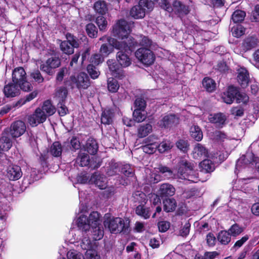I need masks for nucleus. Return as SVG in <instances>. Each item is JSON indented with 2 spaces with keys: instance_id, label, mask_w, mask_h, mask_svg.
<instances>
[{
  "instance_id": "f257e3e1",
  "label": "nucleus",
  "mask_w": 259,
  "mask_h": 259,
  "mask_svg": "<svg viewBox=\"0 0 259 259\" xmlns=\"http://www.w3.org/2000/svg\"><path fill=\"white\" fill-rule=\"evenodd\" d=\"M100 217V214L97 211H93L89 215L83 213L76 218L75 223L77 227L84 231V233H88L91 231L93 239L99 240L104 235Z\"/></svg>"
},
{
  "instance_id": "f03ea898",
  "label": "nucleus",
  "mask_w": 259,
  "mask_h": 259,
  "mask_svg": "<svg viewBox=\"0 0 259 259\" xmlns=\"http://www.w3.org/2000/svg\"><path fill=\"white\" fill-rule=\"evenodd\" d=\"M131 23H128L124 20L121 19L117 22L113 27L112 33L114 36L118 37L121 40L125 39L127 42L133 41L136 45L133 47L135 48L138 45L150 47L152 44V41L147 37L143 35L137 36L136 40L130 36L132 31Z\"/></svg>"
},
{
  "instance_id": "7ed1b4c3",
  "label": "nucleus",
  "mask_w": 259,
  "mask_h": 259,
  "mask_svg": "<svg viewBox=\"0 0 259 259\" xmlns=\"http://www.w3.org/2000/svg\"><path fill=\"white\" fill-rule=\"evenodd\" d=\"M107 40L108 42L113 47L119 51L116 54V60L120 65L122 67L129 66L132 62L128 54L132 52L136 43L133 41L127 42L125 39L119 41L112 37H108Z\"/></svg>"
},
{
  "instance_id": "20e7f679",
  "label": "nucleus",
  "mask_w": 259,
  "mask_h": 259,
  "mask_svg": "<svg viewBox=\"0 0 259 259\" xmlns=\"http://www.w3.org/2000/svg\"><path fill=\"white\" fill-rule=\"evenodd\" d=\"M104 225L107 227L111 233L117 234L119 233H127L129 232V222L121 218H109L108 214L105 215Z\"/></svg>"
},
{
  "instance_id": "39448f33",
  "label": "nucleus",
  "mask_w": 259,
  "mask_h": 259,
  "mask_svg": "<svg viewBox=\"0 0 259 259\" xmlns=\"http://www.w3.org/2000/svg\"><path fill=\"white\" fill-rule=\"evenodd\" d=\"M193 167V164L188 163L185 160H182L180 162V167L178 169V177L181 179L187 180L193 183H197L198 181L205 182L206 180H202L196 176ZM201 174L202 172L198 174V176Z\"/></svg>"
},
{
  "instance_id": "423d86ee",
  "label": "nucleus",
  "mask_w": 259,
  "mask_h": 259,
  "mask_svg": "<svg viewBox=\"0 0 259 259\" xmlns=\"http://www.w3.org/2000/svg\"><path fill=\"white\" fill-rule=\"evenodd\" d=\"M159 5L163 9L168 12H174L180 16L186 15L188 13V7L183 5L179 0L172 1V5H171V0H155Z\"/></svg>"
},
{
  "instance_id": "0eeeda50",
  "label": "nucleus",
  "mask_w": 259,
  "mask_h": 259,
  "mask_svg": "<svg viewBox=\"0 0 259 259\" xmlns=\"http://www.w3.org/2000/svg\"><path fill=\"white\" fill-rule=\"evenodd\" d=\"M154 7V3L148 0H140L139 4L132 8L130 12L131 16L135 19L143 18L145 15V8L151 11Z\"/></svg>"
},
{
  "instance_id": "6e6552de",
  "label": "nucleus",
  "mask_w": 259,
  "mask_h": 259,
  "mask_svg": "<svg viewBox=\"0 0 259 259\" xmlns=\"http://www.w3.org/2000/svg\"><path fill=\"white\" fill-rule=\"evenodd\" d=\"M159 172L163 174L168 179L173 177L172 171L169 167L162 165H159L157 167L154 168L151 172L148 180L150 183H157L161 180V177L158 174Z\"/></svg>"
},
{
  "instance_id": "1a4fd4ad",
  "label": "nucleus",
  "mask_w": 259,
  "mask_h": 259,
  "mask_svg": "<svg viewBox=\"0 0 259 259\" xmlns=\"http://www.w3.org/2000/svg\"><path fill=\"white\" fill-rule=\"evenodd\" d=\"M69 81V84L72 88L76 87L78 89H86L90 85L89 78L84 73H80L76 76H71Z\"/></svg>"
},
{
  "instance_id": "9d476101",
  "label": "nucleus",
  "mask_w": 259,
  "mask_h": 259,
  "mask_svg": "<svg viewBox=\"0 0 259 259\" xmlns=\"http://www.w3.org/2000/svg\"><path fill=\"white\" fill-rule=\"evenodd\" d=\"M136 58L142 63L146 65H151L155 60L153 52L149 49L142 48L135 53Z\"/></svg>"
},
{
  "instance_id": "9b49d317",
  "label": "nucleus",
  "mask_w": 259,
  "mask_h": 259,
  "mask_svg": "<svg viewBox=\"0 0 259 259\" xmlns=\"http://www.w3.org/2000/svg\"><path fill=\"white\" fill-rule=\"evenodd\" d=\"M47 118L46 115L42 110L40 108H37L32 114L28 116L27 122L31 126L35 127L39 124L44 123Z\"/></svg>"
},
{
  "instance_id": "f8f14e48",
  "label": "nucleus",
  "mask_w": 259,
  "mask_h": 259,
  "mask_svg": "<svg viewBox=\"0 0 259 259\" xmlns=\"http://www.w3.org/2000/svg\"><path fill=\"white\" fill-rule=\"evenodd\" d=\"M66 36L67 40L61 43L60 49L65 54H71L74 52V48L78 47L79 44L71 34L67 33Z\"/></svg>"
},
{
  "instance_id": "ddd939ff",
  "label": "nucleus",
  "mask_w": 259,
  "mask_h": 259,
  "mask_svg": "<svg viewBox=\"0 0 259 259\" xmlns=\"http://www.w3.org/2000/svg\"><path fill=\"white\" fill-rule=\"evenodd\" d=\"M60 60L58 58L52 57L49 58L40 66V69L48 74L52 75L54 73L53 69L60 65Z\"/></svg>"
},
{
  "instance_id": "4468645a",
  "label": "nucleus",
  "mask_w": 259,
  "mask_h": 259,
  "mask_svg": "<svg viewBox=\"0 0 259 259\" xmlns=\"http://www.w3.org/2000/svg\"><path fill=\"white\" fill-rule=\"evenodd\" d=\"M89 183L95 184L100 189H104L107 186V178L103 175L95 172L91 177Z\"/></svg>"
},
{
  "instance_id": "2eb2a0df",
  "label": "nucleus",
  "mask_w": 259,
  "mask_h": 259,
  "mask_svg": "<svg viewBox=\"0 0 259 259\" xmlns=\"http://www.w3.org/2000/svg\"><path fill=\"white\" fill-rule=\"evenodd\" d=\"M179 119L175 115L168 114L164 115L159 121V126L165 128H170L179 123Z\"/></svg>"
},
{
  "instance_id": "dca6fc26",
  "label": "nucleus",
  "mask_w": 259,
  "mask_h": 259,
  "mask_svg": "<svg viewBox=\"0 0 259 259\" xmlns=\"http://www.w3.org/2000/svg\"><path fill=\"white\" fill-rule=\"evenodd\" d=\"M157 138L153 136L148 137L145 140V143L146 144L142 147L143 151L149 154L154 153L157 149Z\"/></svg>"
},
{
  "instance_id": "f3484780",
  "label": "nucleus",
  "mask_w": 259,
  "mask_h": 259,
  "mask_svg": "<svg viewBox=\"0 0 259 259\" xmlns=\"http://www.w3.org/2000/svg\"><path fill=\"white\" fill-rule=\"evenodd\" d=\"M26 131V125L22 121L14 122L11 127L10 134L14 138H18L22 136Z\"/></svg>"
},
{
  "instance_id": "a211bd4d",
  "label": "nucleus",
  "mask_w": 259,
  "mask_h": 259,
  "mask_svg": "<svg viewBox=\"0 0 259 259\" xmlns=\"http://www.w3.org/2000/svg\"><path fill=\"white\" fill-rule=\"evenodd\" d=\"M192 155L195 159H201L208 156V150L202 144L197 143L194 146Z\"/></svg>"
},
{
  "instance_id": "6ab92c4d",
  "label": "nucleus",
  "mask_w": 259,
  "mask_h": 259,
  "mask_svg": "<svg viewBox=\"0 0 259 259\" xmlns=\"http://www.w3.org/2000/svg\"><path fill=\"white\" fill-rule=\"evenodd\" d=\"M22 172L18 165L9 166L7 169V177L11 181H16L21 178Z\"/></svg>"
},
{
  "instance_id": "aec40b11",
  "label": "nucleus",
  "mask_w": 259,
  "mask_h": 259,
  "mask_svg": "<svg viewBox=\"0 0 259 259\" xmlns=\"http://www.w3.org/2000/svg\"><path fill=\"white\" fill-rule=\"evenodd\" d=\"M9 206L8 205L7 200L5 197L0 192V220L6 221L8 218V211Z\"/></svg>"
},
{
  "instance_id": "412c9836",
  "label": "nucleus",
  "mask_w": 259,
  "mask_h": 259,
  "mask_svg": "<svg viewBox=\"0 0 259 259\" xmlns=\"http://www.w3.org/2000/svg\"><path fill=\"white\" fill-rule=\"evenodd\" d=\"M26 73L22 67L15 68L12 73V79L14 83L21 84V82L26 79Z\"/></svg>"
},
{
  "instance_id": "4be33fe9",
  "label": "nucleus",
  "mask_w": 259,
  "mask_h": 259,
  "mask_svg": "<svg viewBox=\"0 0 259 259\" xmlns=\"http://www.w3.org/2000/svg\"><path fill=\"white\" fill-rule=\"evenodd\" d=\"M107 64L112 76L118 78H121L124 76L123 70L113 60H108Z\"/></svg>"
},
{
  "instance_id": "5701e85b",
  "label": "nucleus",
  "mask_w": 259,
  "mask_h": 259,
  "mask_svg": "<svg viewBox=\"0 0 259 259\" xmlns=\"http://www.w3.org/2000/svg\"><path fill=\"white\" fill-rule=\"evenodd\" d=\"M237 93V89L234 87H229L227 90L222 95L223 101L228 104L233 103L235 98V95Z\"/></svg>"
},
{
  "instance_id": "b1692460",
  "label": "nucleus",
  "mask_w": 259,
  "mask_h": 259,
  "mask_svg": "<svg viewBox=\"0 0 259 259\" xmlns=\"http://www.w3.org/2000/svg\"><path fill=\"white\" fill-rule=\"evenodd\" d=\"M237 80L243 88L247 86L249 80V74L245 68L241 67L238 69Z\"/></svg>"
},
{
  "instance_id": "393cba45",
  "label": "nucleus",
  "mask_w": 259,
  "mask_h": 259,
  "mask_svg": "<svg viewBox=\"0 0 259 259\" xmlns=\"http://www.w3.org/2000/svg\"><path fill=\"white\" fill-rule=\"evenodd\" d=\"M83 233H84V232L79 228L78 229H72L70 231L66 241L71 244L78 242L81 240L80 235H83Z\"/></svg>"
},
{
  "instance_id": "a878e982",
  "label": "nucleus",
  "mask_w": 259,
  "mask_h": 259,
  "mask_svg": "<svg viewBox=\"0 0 259 259\" xmlns=\"http://www.w3.org/2000/svg\"><path fill=\"white\" fill-rule=\"evenodd\" d=\"M4 93L7 97H13L17 96L19 93V89L18 84L9 83L5 85Z\"/></svg>"
},
{
  "instance_id": "bb28decb",
  "label": "nucleus",
  "mask_w": 259,
  "mask_h": 259,
  "mask_svg": "<svg viewBox=\"0 0 259 259\" xmlns=\"http://www.w3.org/2000/svg\"><path fill=\"white\" fill-rule=\"evenodd\" d=\"M158 193L161 197L172 196L175 193V188L169 184L164 183L160 186Z\"/></svg>"
},
{
  "instance_id": "cd10ccee",
  "label": "nucleus",
  "mask_w": 259,
  "mask_h": 259,
  "mask_svg": "<svg viewBox=\"0 0 259 259\" xmlns=\"http://www.w3.org/2000/svg\"><path fill=\"white\" fill-rule=\"evenodd\" d=\"M208 119L210 122L215 123L218 126H222V125L225 124L227 117L223 113H219L214 114H210Z\"/></svg>"
},
{
  "instance_id": "c85d7f7f",
  "label": "nucleus",
  "mask_w": 259,
  "mask_h": 259,
  "mask_svg": "<svg viewBox=\"0 0 259 259\" xmlns=\"http://www.w3.org/2000/svg\"><path fill=\"white\" fill-rule=\"evenodd\" d=\"M39 108L45 113L47 117L53 115L56 112V108L50 100L45 101L42 106Z\"/></svg>"
},
{
  "instance_id": "c756f323",
  "label": "nucleus",
  "mask_w": 259,
  "mask_h": 259,
  "mask_svg": "<svg viewBox=\"0 0 259 259\" xmlns=\"http://www.w3.org/2000/svg\"><path fill=\"white\" fill-rule=\"evenodd\" d=\"M174 146V144L170 140H163L160 144L158 143L157 150L160 153H163L169 151Z\"/></svg>"
},
{
  "instance_id": "7c9ffc66",
  "label": "nucleus",
  "mask_w": 259,
  "mask_h": 259,
  "mask_svg": "<svg viewBox=\"0 0 259 259\" xmlns=\"http://www.w3.org/2000/svg\"><path fill=\"white\" fill-rule=\"evenodd\" d=\"M152 127L150 124L141 125L138 129V136L140 138L146 137L152 132Z\"/></svg>"
},
{
  "instance_id": "2f4dec72",
  "label": "nucleus",
  "mask_w": 259,
  "mask_h": 259,
  "mask_svg": "<svg viewBox=\"0 0 259 259\" xmlns=\"http://www.w3.org/2000/svg\"><path fill=\"white\" fill-rule=\"evenodd\" d=\"M98 148L96 141L93 138H89L87 141L85 149L91 154H95Z\"/></svg>"
},
{
  "instance_id": "473e14b6",
  "label": "nucleus",
  "mask_w": 259,
  "mask_h": 259,
  "mask_svg": "<svg viewBox=\"0 0 259 259\" xmlns=\"http://www.w3.org/2000/svg\"><path fill=\"white\" fill-rule=\"evenodd\" d=\"M191 137L197 141H200L203 138V133L201 128L197 125H193L190 128Z\"/></svg>"
},
{
  "instance_id": "72a5a7b5",
  "label": "nucleus",
  "mask_w": 259,
  "mask_h": 259,
  "mask_svg": "<svg viewBox=\"0 0 259 259\" xmlns=\"http://www.w3.org/2000/svg\"><path fill=\"white\" fill-rule=\"evenodd\" d=\"M95 11L102 15L105 14L108 11L106 3L103 1H98L94 4V6Z\"/></svg>"
},
{
  "instance_id": "f704fd0d",
  "label": "nucleus",
  "mask_w": 259,
  "mask_h": 259,
  "mask_svg": "<svg viewBox=\"0 0 259 259\" xmlns=\"http://www.w3.org/2000/svg\"><path fill=\"white\" fill-rule=\"evenodd\" d=\"M163 208L166 212H171L175 210L177 206L176 200L173 198L165 199L163 202Z\"/></svg>"
},
{
  "instance_id": "c9c22d12",
  "label": "nucleus",
  "mask_w": 259,
  "mask_h": 259,
  "mask_svg": "<svg viewBox=\"0 0 259 259\" xmlns=\"http://www.w3.org/2000/svg\"><path fill=\"white\" fill-rule=\"evenodd\" d=\"M76 163L81 166H85L90 164L93 166L90 162L89 156L87 154L84 153H80L76 159Z\"/></svg>"
},
{
  "instance_id": "e433bc0d",
  "label": "nucleus",
  "mask_w": 259,
  "mask_h": 259,
  "mask_svg": "<svg viewBox=\"0 0 259 259\" xmlns=\"http://www.w3.org/2000/svg\"><path fill=\"white\" fill-rule=\"evenodd\" d=\"M37 95V92L36 91H34L28 95H27L25 98L21 99L18 101H17L15 104L13 105V107H20L22 105H24L27 102H30L34 98H35Z\"/></svg>"
},
{
  "instance_id": "4c0bfd02",
  "label": "nucleus",
  "mask_w": 259,
  "mask_h": 259,
  "mask_svg": "<svg viewBox=\"0 0 259 259\" xmlns=\"http://www.w3.org/2000/svg\"><path fill=\"white\" fill-rule=\"evenodd\" d=\"M203 87L208 92L214 91L216 88V83L215 81L209 77H205L202 81Z\"/></svg>"
},
{
  "instance_id": "58836bf2",
  "label": "nucleus",
  "mask_w": 259,
  "mask_h": 259,
  "mask_svg": "<svg viewBox=\"0 0 259 259\" xmlns=\"http://www.w3.org/2000/svg\"><path fill=\"white\" fill-rule=\"evenodd\" d=\"M67 94L68 92L66 88L61 87L57 90L55 97L58 103H62L65 100Z\"/></svg>"
},
{
  "instance_id": "ea45409f",
  "label": "nucleus",
  "mask_w": 259,
  "mask_h": 259,
  "mask_svg": "<svg viewBox=\"0 0 259 259\" xmlns=\"http://www.w3.org/2000/svg\"><path fill=\"white\" fill-rule=\"evenodd\" d=\"M133 117L136 121L138 122H142L147 117V112L145 110H140L139 109H135L133 112Z\"/></svg>"
},
{
  "instance_id": "a19ab883",
  "label": "nucleus",
  "mask_w": 259,
  "mask_h": 259,
  "mask_svg": "<svg viewBox=\"0 0 259 259\" xmlns=\"http://www.w3.org/2000/svg\"><path fill=\"white\" fill-rule=\"evenodd\" d=\"M218 240L222 244H227L231 241L230 234L228 231H222L219 233Z\"/></svg>"
},
{
  "instance_id": "79ce46f5",
  "label": "nucleus",
  "mask_w": 259,
  "mask_h": 259,
  "mask_svg": "<svg viewBox=\"0 0 259 259\" xmlns=\"http://www.w3.org/2000/svg\"><path fill=\"white\" fill-rule=\"evenodd\" d=\"M108 90L112 93L117 92L119 88L118 81L113 78H109L107 81Z\"/></svg>"
},
{
  "instance_id": "37998d69",
  "label": "nucleus",
  "mask_w": 259,
  "mask_h": 259,
  "mask_svg": "<svg viewBox=\"0 0 259 259\" xmlns=\"http://www.w3.org/2000/svg\"><path fill=\"white\" fill-rule=\"evenodd\" d=\"M50 153L55 157H59L61 155L62 148L59 142H54L51 146L50 150Z\"/></svg>"
},
{
  "instance_id": "c03bdc74",
  "label": "nucleus",
  "mask_w": 259,
  "mask_h": 259,
  "mask_svg": "<svg viewBox=\"0 0 259 259\" xmlns=\"http://www.w3.org/2000/svg\"><path fill=\"white\" fill-rule=\"evenodd\" d=\"M12 146V142L9 138L3 136L0 139V149L3 151H8Z\"/></svg>"
},
{
  "instance_id": "a18cd8bd",
  "label": "nucleus",
  "mask_w": 259,
  "mask_h": 259,
  "mask_svg": "<svg viewBox=\"0 0 259 259\" xmlns=\"http://www.w3.org/2000/svg\"><path fill=\"white\" fill-rule=\"evenodd\" d=\"M109 46L106 44H104L100 47V54L104 58L108 57L110 54L114 52V49H115V48L113 47L109 43Z\"/></svg>"
},
{
  "instance_id": "49530a36",
  "label": "nucleus",
  "mask_w": 259,
  "mask_h": 259,
  "mask_svg": "<svg viewBox=\"0 0 259 259\" xmlns=\"http://www.w3.org/2000/svg\"><path fill=\"white\" fill-rule=\"evenodd\" d=\"M112 113L110 110H104L103 111L101 121L102 123L109 124L112 122Z\"/></svg>"
},
{
  "instance_id": "de8ad7c7",
  "label": "nucleus",
  "mask_w": 259,
  "mask_h": 259,
  "mask_svg": "<svg viewBox=\"0 0 259 259\" xmlns=\"http://www.w3.org/2000/svg\"><path fill=\"white\" fill-rule=\"evenodd\" d=\"M136 212L138 215L143 217L145 219L149 218L150 215L149 208H145L143 205H139L137 206Z\"/></svg>"
},
{
  "instance_id": "09e8293b",
  "label": "nucleus",
  "mask_w": 259,
  "mask_h": 259,
  "mask_svg": "<svg viewBox=\"0 0 259 259\" xmlns=\"http://www.w3.org/2000/svg\"><path fill=\"white\" fill-rule=\"evenodd\" d=\"M202 169L207 172L212 171L214 169V165L209 159H205L200 163Z\"/></svg>"
},
{
  "instance_id": "8fccbe9b",
  "label": "nucleus",
  "mask_w": 259,
  "mask_h": 259,
  "mask_svg": "<svg viewBox=\"0 0 259 259\" xmlns=\"http://www.w3.org/2000/svg\"><path fill=\"white\" fill-rule=\"evenodd\" d=\"M246 15L244 11L241 10L235 11L232 16V19L235 23H239L242 21Z\"/></svg>"
},
{
  "instance_id": "3c124183",
  "label": "nucleus",
  "mask_w": 259,
  "mask_h": 259,
  "mask_svg": "<svg viewBox=\"0 0 259 259\" xmlns=\"http://www.w3.org/2000/svg\"><path fill=\"white\" fill-rule=\"evenodd\" d=\"M214 135L215 141L220 143L230 140L229 137L225 133L221 131H216L214 133Z\"/></svg>"
},
{
  "instance_id": "603ef678",
  "label": "nucleus",
  "mask_w": 259,
  "mask_h": 259,
  "mask_svg": "<svg viewBox=\"0 0 259 259\" xmlns=\"http://www.w3.org/2000/svg\"><path fill=\"white\" fill-rule=\"evenodd\" d=\"M87 235H84V233H83V238L81 239V242L80 243L81 247L84 250H88L94 246L92 245V243L91 240L89 239L88 236V234L87 233Z\"/></svg>"
},
{
  "instance_id": "864d4df0",
  "label": "nucleus",
  "mask_w": 259,
  "mask_h": 259,
  "mask_svg": "<svg viewBox=\"0 0 259 259\" xmlns=\"http://www.w3.org/2000/svg\"><path fill=\"white\" fill-rule=\"evenodd\" d=\"M133 198L135 202L141 203V205H143V204L146 203V196L145 193L142 192H136L134 194H133Z\"/></svg>"
},
{
  "instance_id": "5fc2aeb1",
  "label": "nucleus",
  "mask_w": 259,
  "mask_h": 259,
  "mask_svg": "<svg viewBox=\"0 0 259 259\" xmlns=\"http://www.w3.org/2000/svg\"><path fill=\"white\" fill-rule=\"evenodd\" d=\"M96 23L100 30L102 31L106 29L107 26V21L104 16H100L97 17Z\"/></svg>"
},
{
  "instance_id": "6e6d98bb",
  "label": "nucleus",
  "mask_w": 259,
  "mask_h": 259,
  "mask_svg": "<svg viewBox=\"0 0 259 259\" xmlns=\"http://www.w3.org/2000/svg\"><path fill=\"white\" fill-rule=\"evenodd\" d=\"M243 228L236 224L232 225L228 230V232L230 235L235 237L240 234L243 232Z\"/></svg>"
},
{
  "instance_id": "4d7b16f0",
  "label": "nucleus",
  "mask_w": 259,
  "mask_h": 259,
  "mask_svg": "<svg viewBox=\"0 0 259 259\" xmlns=\"http://www.w3.org/2000/svg\"><path fill=\"white\" fill-rule=\"evenodd\" d=\"M245 28L241 25H237L232 28V35L236 37H239L244 34Z\"/></svg>"
},
{
  "instance_id": "13d9d810",
  "label": "nucleus",
  "mask_w": 259,
  "mask_h": 259,
  "mask_svg": "<svg viewBox=\"0 0 259 259\" xmlns=\"http://www.w3.org/2000/svg\"><path fill=\"white\" fill-rule=\"evenodd\" d=\"M86 31L88 35L90 37H96L97 36V29L96 26L92 24L89 23L86 26Z\"/></svg>"
},
{
  "instance_id": "bf43d9fd",
  "label": "nucleus",
  "mask_w": 259,
  "mask_h": 259,
  "mask_svg": "<svg viewBox=\"0 0 259 259\" xmlns=\"http://www.w3.org/2000/svg\"><path fill=\"white\" fill-rule=\"evenodd\" d=\"M235 99L238 103L245 104L249 100V98L245 93L239 92L238 90L237 93L235 95Z\"/></svg>"
},
{
  "instance_id": "052dcab7",
  "label": "nucleus",
  "mask_w": 259,
  "mask_h": 259,
  "mask_svg": "<svg viewBox=\"0 0 259 259\" xmlns=\"http://www.w3.org/2000/svg\"><path fill=\"white\" fill-rule=\"evenodd\" d=\"M247 156H241L237 161L236 165V169L240 171L242 168L245 167L248 163L249 161L246 160Z\"/></svg>"
},
{
  "instance_id": "680f3d73",
  "label": "nucleus",
  "mask_w": 259,
  "mask_h": 259,
  "mask_svg": "<svg viewBox=\"0 0 259 259\" xmlns=\"http://www.w3.org/2000/svg\"><path fill=\"white\" fill-rule=\"evenodd\" d=\"M85 255L86 259H100V255L94 248V247L87 250Z\"/></svg>"
},
{
  "instance_id": "e2e57ef3",
  "label": "nucleus",
  "mask_w": 259,
  "mask_h": 259,
  "mask_svg": "<svg viewBox=\"0 0 259 259\" xmlns=\"http://www.w3.org/2000/svg\"><path fill=\"white\" fill-rule=\"evenodd\" d=\"M87 70L89 74L93 79L97 78L100 74V72L93 65H89L87 67Z\"/></svg>"
},
{
  "instance_id": "0e129e2a",
  "label": "nucleus",
  "mask_w": 259,
  "mask_h": 259,
  "mask_svg": "<svg viewBox=\"0 0 259 259\" xmlns=\"http://www.w3.org/2000/svg\"><path fill=\"white\" fill-rule=\"evenodd\" d=\"M176 146L183 152H186L189 149V144L186 140H180L176 143Z\"/></svg>"
},
{
  "instance_id": "69168bd1",
  "label": "nucleus",
  "mask_w": 259,
  "mask_h": 259,
  "mask_svg": "<svg viewBox=\"0 0 259 259\" xmlns=\"http://www.w3.org/2000/svg\"><path fill=\"white\" fill-rule=\"evenodd\" d=\"M68 259H84L83 255L75 250H71L67 253Z\"/></svg>"
},
{
  "instance_id": "338daca9",
  "label": "nucleus",
  "mask_w": 259,
  "mask_h": 259,
  "mask_svg": "<svg viewBox=\"0 0 259 259\" xmlns=\"http://www.w3.org/2000/svg\"><path fill=\"white\" fill-rule=\"evenodd\" d=\"M30 76L34 81L38 83L44 81V78L38 70H34L30 74Z\"/></svg>"
},
{
  "instance_id": "774afa93",
  "label": "nucleus",
  "mask_w": 259,
  "mask_h": 259,
  "mask_svg": "<svg viewBox=\"0 0 259 259\" xmlns=\"http://www.w3.org/2000/svg\"><path fill=\"white\" fill-rule=\"evenodd\" d=\"M121 172L128 177H132L134 176V170L129 164L124 165L121 169Z\"/></svg>"
}]
</instances>
